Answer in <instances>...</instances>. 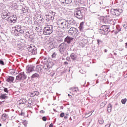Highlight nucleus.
<instances>
[{
  "label": "nucleus",
  "mask_w": 127,
  "mask_h": 127,
  "mask_svg": "<svg viewBox=\"0 0 127 127\" xmlns=\"http://www.w3.org/2000/svg\"><path fill=\"white\" fill-rule=\"evenodd\" d=\"M99 83V80L96 81V84H98Z\"/></svg>",
  "instance_id": "obj_64"
},
{
  "label": "nucleus",
  "mask_w": 127,
  "mask_h": 127,
  "mask_svg": "<svg viewBox=\"0 0 127 127\" xmlns=\"http://www.w3.org/2000/svg\"><path fill=\"white\" fill-rule=\"evenodd\" d=\"M50 68H52V64L51 62H49L44 64L43 68H41V66H37L36 71L39 72V73H42L43 70H44V72H47Z\"/></svg>",
  "instance_id": "obj_3"
},
{
  "label": "nucleus",
  "mask_w": 127,
  "mask_h": 127,
  "mask_svg": "<svg viewBox=\"0 0 127 127\" xmlns=\"http://www.w3.org/2000/svg\"><path fill=\"white\" fill-rule=\"evenodd\" d=\"M27 11H28V9L27 7H25L22 8V12L23 13H25L26 12H27Z\"/></svg>",
  "instance_id": "obj_33"
},
{
  "label": "nucleus",
  "mask_w": 127,
  "mask_h": 127,
  "mask_svg": "<svg viewBox=\"0 0 127 127\" xmlns=\"http://www.w3.org/2000/svg\"><path fill=\"white\" fill-rule=\"evenodd\" d=\"M21 116H24V113H21Z\"/></svg>",
  "instance_id": "obj_58"
},
{
  "label": "nucleus",
  "mask_w": 127,
  "mask_h": 127,
  "mask_svg": "<svg viewBox=\"0 0 127 127\" xmlns=\"http://www.w3.org/2000/svg\"><path fill=\"white\" fill-rule=\"evenodd\" d=\"M57 24L59 25V27L62 29H69L71 27V26L67 25V21L64 19H59Z\"/></svg>",
  "instance_id": "obj_4"
},
{
  "label": "nucleus",
  "mask_w": 127,
  "mask_h": 127,
  "mask_svg": "<svg viewBox=\"0 0 127 127\" xmlns=\"http://www.w3.org/2000/svg\"><path fill=\"white\" fill-rule=\"evenodd\" d=\"M50 76H51V77H53V76H54V75H55V71H53L51 72H50Z\"/></svg>",
  "instance_id": "obj_39"
},
{
  "label": "nucleus",
  "mask_w": 127,
  "mask_h": 127,
  "mask_svg": "<svg viewBox=\"0 0 127 127\" xmlns=\"http://www.w3.org/2000/svg\"><path fill=\"white\" fill-rule=\"evenodd\" d=\"M24 33V26L17 25L12 28L11 34L15 36H19Z\"/></svg>",
  "instance_id": "obj_2"
},
{
  "label": "nucleus",
  "mask_w": 127,
  "mask_h": 127,
  "mask_svg": "<svg viewBox=\"0 0 127 127\" xmlns=\"http://www.w3.org/2000/svg\"><path fill=\"white\" fill-rule=\"evenodd\" d=\"M39 74H38L37 73H34L31 76V79H34L35 78H39Z\"/></svg>",
  "instance_id": "obj_28"
},
{
  "label": "nucleus",
  "mask_w": 127,
  "mask_h": 127,
  "mask_svg": "<svg viewBox=\"0 0 127 127\" xmlns=\"http://www.w3.org/2000/svg\"><path fill=\"white\" fill-rule=\"evenodd\" d=\"M7 98V94H0V99L5 100Z\"/></svg>",
  "instance_id": "obj_20"
},
{
  "label": "nucleus",
  "mask_w": 127,
  "mask_h": 127,
  "mask_svg": "<svg viewBox=\"0 0 127 127\" xmlns=\"http://www.w3.org/2000/svg\"><path fill=\"white\" fill-rule=\"evenodd\" d=\"M4 112H5V113H6V112L8 113V112H9V109L5 110Z\"/></svg>",
  "instance_id": "obj_52"
},
{
  "label": "nucleus",
  "mask_w": 127,
  "mask_h": 127,
  "mask_svg": "<svg viewBox=\"0 0 127 127\" xmlns=\"http://www.w3.org/2000/svg\"><path fill=\"white\" fill-rule=\"evenodd\" d=\"M109 31H111V30H110V28L108 25H102L100 27V29L99 30V33L100 34H108Z\"/></svg>",
  "instance_id": "obj_8"
},
{
  "label": "nucleus",
  "mask_w": 127,
  "mask_h": 127,
  "mask_svg": "<svg viewBox=\"0 0 127 127\" xmlns=\"http://www.w3.org/2000/svg\"><path fill=\"white\" fill-rule=\"evenodd\" d=\"M27 50L32 55H36L37 54V49L34 45H28Z\"/></svg>",
  "instance_id": "obj_9"
},
{
  "label": "nucleus",
  "mask_w": 127,
  "mask_h": 127,
  "mask_svg": "<svg viewBox=\"0 0 127 127\" xmlns=\"http://www.w3.org/2000/svg\"><path fill=\"white\" fill-rule=\"evenodd\" d=\"M80 73H81V74H84V73H85V71H83V70H79Z\"/></svg>",
  "instance_id": "obj_49"
},
{
  "label": "nucleus",
  "mask_w": 127,
  "mask_h": 127,
  "mask_svg": "<svg viewBox=\"0 0 127 127\" xmlns=\"http://www.w3.org/2000/svg\"><path fill=\"white\" fill-rule=\"evenodd\" d=\"M49 127H53V124H51L49 126Z\"/></svg>",
  "instance_id": "obj_56"
},
{
  "label": "nucleus",
  "mask_w": 127,
  "mask_h": 127,
  "mask_svg": "<svg viewBox=\"0 0 127 127\" xmlns=\"http://www.w3.org/2000/svg\"><path fill=\"white\" fill-rule=\"evenodd\" d=\"M85 12H86L85 9L75 10L74 12V16H75L76 18L81 19V18H83V15L85 14Z\"/></svg>",
  "instance_id": "obj_7"
},
{
  "label": "nucleus",
  "mask_w": 127,
  "mask_h": 127,
  "mask_svg": "<svg viewBox=\"0 0 127 127\" xmlns=\"http://www.w3.org/2000/svg\"><path fill=\"white\" fill-rule=\"evenodd\" d=\"M64 107L63 106H61V109H62V110H63V109H64Z\"/></svg>",
  "instance_id": "obj_62"
},
{
  "label": "nucleus",
  "mask_w": 127,
  "mask_h": 127,
  "mask_svg": "<svg viewBox=\"0 0 127 127\" xmlns=\"http://www.w3.org/2000/svg\"><path fill=\"white\" fill-rule=\"evenodd\" d=\"M64 119H68V116H65L64 117Z\"/></svg>",
  "instance_id": "obj_60"
},
{
  "label": "nucleus",
  "mask_w": 127,
  "mask_h": 127,
  "mask_svg": "<svg viewBox=\"0 0 127 127\" xmlns=\"http://www.w3.org/2000/svg\"><path fill=\"white\" fill-rule=\"evenodd\" d=\"M67 24L71 26V25H75L76 24V21L74 20V19L72 18H67V20H66Z\"/></svg>",
  "instance_id": "obj_13"
},
{
  "label": "nucleus",
  "mask_w": 127,
  "mask_h": 127,
  "mask_svg": "<svg viewBox=\"0 0 127 127\" xmlns=\"http://www.w3.org/2000/svg\"><path fill=\"white\" fill-rule=\"evenodd\" d=\"M50 15H52L54 18V16H55V14H56V13L55 12L51 11L49 13Z\"/></svg>",
  "instance_id": "obj_36"
},
{
  "label": "nucleus",
  "mask_w": 127,
  "mask_h": 127,
  "mask_svg": "<svg viewBox=\"0 0 127 127\" xmlns=\"http://www.w3.org/2000/svg\"><path fill=\"white\" fill-rule=\"evenodd\" d=\"M9 13H8L7 11L2 12L1 14L2 19H4L7 17V18L6 19V20L7 21L8 23H9L10 24H14V23H16V21H17V17H16V15H15L9 16Z\"/></svg>",
  "instance_id": "obj_1"
},
{
  "label": "nucleus",
  "mask_w": 127,
  "mask_h": 127,
  "mask_svg": "<svg viewBox=\"0 0 127 127\" xmlns=\"http://www.w3.org/2000/svg\"><path fill=\"white\" fill-rule=\"evenodd\" d=\"M64 65H68V62H64Z\"/></svg>",
  "instance_id": "obj_54"
},
{
  "label": "nucleus",
  "mask_w": 127,
  "mask_h": 127,
  "mask_svg": "<svg viewBox=\"0 0 127 127\" xmlns=\"http://www.w3.org/2000/svg\"><path fill=\"white\" fill-rule=\"evenodd\" d=\"M43 59H44L45 62H46V60H47V58H43Z\"/></svg>",
  "instance_id": "obj_55"
},
{
  "label": "nucleus",
  "mask_w": 127,
  "mask_h": 127,
  "mask_svg": "<svg viewBox=\"0 0 127 127\" xmlns=\"http://www.w3.org/2000/svg\"><path fill=\"white\" fill-rule=\"evenodd\" d=\"M59 51L61 54H63V56H66V52L67 51V44L65 43H63L59 46Z\"/></svg>",
  "instance_id": "obj_5"
},
{
  "label": "nucleus",
  "mask_w": 127,
  "mask_h": 127,
  "mask_svg": "<svg viewBox=\"0 0 127 127\" xmlns=\"http://www.w3.org/2000/svg\"><path fill=\"white\" fill-rule=\"evenodd\" d=\"M70 59H70V57H67V58H66V60L67 61H70Z\"/></svg>",
  "instance_id": "obj_51"
},
{
  "label": "nucleus",
  "mask_w": 127,
  "mask_h": 127,
  "mask_svg": "<svg viewBox=\"0 0 127 127\" xmlns=\"http://www.w3.org/2000/svg\"><path fill=\"white\" fill-rule=\"evenodd\" d=\"M64 116H65V114L64 113H62L60 114L61 118H64Z\"/></svg>",
  "instance_id": "obj_46"
},
{
  "label": "nucleus",
  "mask_w": 127,
  "mask_h": 127,
  "mask_svg": "<svg viewBox=\"0 0 127 127\" xmlns=\"http://www.w3.org/2000/svg\"><path fill=\"white\" fill-rule=\"evenodd\" d=\"M35 30L37 32H42V27L39 25H37L35 27Z\"/></svg>",
  "instance_id": "obj_21"
},
{
  "label": "nucleus",
  "mask_w": 127,
  "mask_h": 127,
  "mask_svg": "<svg viewBox=\"0 0 127 127\" xmlns=\"http://www.w3.org/2000/svg\"><path fill=\"white\" fill-rule=\"evenodd\" d=\"M104 52H105V53L108 52V50H107V49L104 50Z\"/></svg>",
  "instance_id": "obj_59"
},
{
  "label": "nucleus",
  "mask_w": 127,
  "mask_h": 127,
  "mask_svg": "<svg viewBox=\"0 0 127 127\" xmlns=\"http://www.w3.org/2000/svg\"><path fill=\"white\" fill-rule=\"evenodd\" d=\"M47 18L48 21H49V20H54V17L50 14L47 15Z\"/></svg>",
  "instance_id": "obj_27"
},
{
  "label": "nucleus",
  "mask_w": 127,
  "mask_h": 127,
  "mask_svg": "<svg viewBox=\"0 0 127 127\" xmlns=\"http://www.w3.org/2000/svg\"><path fill=\"white\" fill-rule=\"evenodd\" d=\"M42 120L44 122H46V121H47V118H46V117L45 116H44L43 118H42Z\"/></svg>",
  "instance_id": "obj_45"
},
{
  "label": "nucleus",
  "mask_w": 127,
  "mask_h": 127,
  "mask_svg": "<svg viewBox=\"0 0 127 127\" xmlns=\"http://www.w3.org/2000/svg\"><path fill=\"white\" fill-rule=\"evenodd\" d=\"M103 21L105 23H110L111 22V16L107 15L103 18Z\"/></svg>",
  "instance_id": "obj_15"
},
{
  "label": "nucleus",
  "mask_w": 127,
  "mask_h": 127,
  "mask_svg": "<svg viewBox=\"0 0 127 127\" xmlns=\"http://www.w3.org/2000/svg\"><path fill=\"white\" fill-rule=\"evenodd\" d=\"M3 92L6 93V94H8V89L6 88L3 87Z\"/></svg>",
  "instance_id": "obj_38"
},
{
  "label": "nucleus",
  "mask_w": 127,
  "mask_h": 127,
  "mask_svg": "<svg viewBox=\"0 0 127 127\" xmlns=\"http://www.w3.org/2000/svg\"><path fill=\"white\" fill-rule=\"evenodd\" d=\"M73 39H74V38L67 36L65 38H64V42L66 43L67 44H70L71 43V41H72Z\"/></svg>",
  "instance_id": "obj_16"
},
{
  "label": "nucleus",
  "mask_w": 127,
  "mask_h": 127,
  "mask_svg": "<svg viewBox=\"0 0 127 127\" xmlns=\"http://www.w3.org/2000/svg\"><path fill=\"white\" fill-rule=\"evenodd\" d=\"M0 32L1 33H4V30H3V28L0 25Z\"/></svg>",
  "instance_id": "obj_37"
},
{
  "label": "nucleus",
  "mask_w": 127,
  "mask_h": 127,
  "mask_svg": "<svg viewBox=\"0 0 127 127\" xmlns=\"http://www.w3.org/2000/svg\"><path fill=\"white\" fill-rule=\"evenodd\" d=\"M114 55H115V56H117V53H114Z\"/></svg>",
  "instance_id": "obj_63"
},
{
  "label": "nucleus",
  "mask_w": 127,
  "mask_h": 127,
  "mask_svg": "<svg viewBox=\"0 0 127 127\" xmlns=\"http://www.w3.org/2000/svg\"><path fill=\"white\" fill-rule=\"evenodd\" d=\"M25 103H26V99H22L19 100L20 105H21V104H25Z\"/></svg>",
  "instance_id": "obj_30"
},
{
  "label": "nucleus",
  "mask_w": 127,
  "mask_h": 127,
  "mask_svg": "<svg viewBox=\"0 0 127 127\" xmlns=\"http://www.w3.org/2000/svg\"><path fill=\"white\" fill-rule=\"evenodd\" d=\"M44 35H50L53 32V26L49 25L44 28Z\"/></svg>",
  "instance_id": "obj_6"
},
{
  "label": "nucleus",
  "mask_w": 127,
  "mask_h": 127,
  "mask_svg": "<svg viewBox=\"0 0 127 127\" xmlns=\"http://www.w3.org/2000/svg\"><path fill=\"white\" fill-rule=\"evenodd\" d=\"M78 28L80 31H83L84 29V22H82L80 23Z\"/></svg>",
  "instance_id": "obj_25"
},
{
  "label": "nucleus",
  "mask_w": 127,
  "mask_h": 127,
  "mask_svg": "<svg viewBox=\"0 0 127 127\" xmlns=\"http://www.w3.org/2000/svg\"><path fill=\"white\" fill-rule=\"evenodd\" d=\"M27 76L24 73V72H20L17 76L16 77V80L17 81H19V82H21V81H23V80H25L26 79Z\"/></svg>",
  "instance_id": "obj_11"
},
{
  "label": "nucleus",
  "mask_w": 127,
  "mask_h": 127,
  "mask_svg": "<svg viewBox=\"0 0 127 127\" xmlns=\"http://www.w3.org/2000/svg\"><path fill=\"white\" fill-rule=\"evenodd\" d=\"M70 90L72 91V92H76L77 94H79V88L76 87H72L70 88Z\"/></svg>",
  "instance_id": "obj_22"
},
{
  "label": "nucleus",
  "mask_w": 127,
  "mask_h": 127,
  "mask_svg": "<svg viewBox=\"0 0 127 127\" xmlns=\"http://www.w3.org/2000/svg\"><path fill=\"white\" fill-rule=\"evenodd\" d=\"M125 44H126L125 47L126 48H127V42Z\"/></svg>",
  "instance_id": "obj_61"
},
{
  "label": "nucleus",
  "mask_w": 127,
  "mask_h": 127,
  "mask_svg": "<svg viewBox=\"0 0 127 127\" xmlns=\"http://www.w3.org/2000/svg\"><path fill=\"white\" fill-rule=\"evenodd\" d=\"M123 11L122 9H111V12L113 15H116V16H119L121 12Z\"/></svg>",
  "instance_id": "obj_12"
},
{
  "label": "nucleus",
  "mask_w": 127,
  "mask_h": 127,
  "mask_svg": "<svg viewBox=\"0 0 127 127\" xmlns=\"http://www.w3.org/2000/svg\"><path fill=\"white\" fill-rule=\"evenodd\" d=\"M98 123L100 125H103L104 124V119L102 118L98 119Z\"/></svg>",
  "instance_id": "obj_31"
},
{
  "label": "nucleus",
  "mask_w": 127,
  "mask_h": 127,
  "mask_svg": "<svg viewBox=\"0 0 127 127\" xmlns=\"http://www.w3.org/2000/svg\"><path fill=\"white\" fill-rule=\"evenodd\" d=\"M23 125H24V126H25V127H27V122L26 121H24L23 122Z\"/></svg>",
  "instance_id": "obj_43"
},
{
  "label": "nucleus",
  "mask_w": 127,
  "mask_h": 127,
  "mask_svg": "<svg viewBox=\"0 0 127 127\" xmlns=\"http://www.w3.org/2000/svg\"><path fill=\"white\" fill-rule=\"evenodd\" d=\"M35 66L34 65H28L26 67V72L28 74H30L33 71H34Z\"/></svg>",
  "instance_id": "obj_14"
},
{
  "label": "nucleus",
  "mask_w": 127,
  "mask_h": 127,
  "mask_svg": "<svg viewBox=\"0 0 127 127\" xmlns=\"http://www.w3.org/2000/svg\"><path fill=\"white\" fill-rule=\"evenodd\" d=\"M57 41H58V42H63V39L62 38H59L57 39Z\"/></svg>",
  "instance_id": "obj_41"
},
{
  "label": "nucleus",
  "mask_w": 127,
  "mask_h": 127,
  "mask_svg": "<svg viewBox=\"0 0 127 127\" xmlns=\"http://www.w3.org/2000/svg\"><path fill=\"white\" fill-rule=\"evenodd\" d=\"M64 1L66 4H69V3H72V0H64Z\"/></svg>",
  "instance_id": "obj_35"
},
{
  "label": "nucleus",
  "mask_w": 127,
  "mask_h": 127,
  "mask_svg": "<svg viewBox=\"0 0 127 127\" xmlns=\"http://www.w3.org/2000/svg\"><path fill=\"white\" fill-rule=\"evenodd\" d=\"M127 98H125L121 100V102L123 104V105H125L126 103H127Z\"/></svg>",
  "instance_id": "obj_34"
},
{
  "label": "nucleus",
  "mask_w": 127,
  "mask_h": 127,
  "mask_svg": "<svg viewBox=\"0 0 127 127\" xmlns=\"http://www.w3.org/2000/svg\"><path fill=\"white\" fill-rule=\"evenodd\" d=\"M36 20H37V22L38 21V23L39 22L40 23V22L42 21V19H43V18H42L41 17V15H40V16H38L37 18H36Z\"/></svg>",
  "instance_id": "obj_29"
},
{
  "label": "nucleus",
  "mask_w": 127,
  "mask_h": 127,
  "mask_svg": "<svg viewBox=\"0 0 127 127\" xmlns=\"http://www.w3.org/2000/svg\"><path fill=\"white\" fill-rule=\"evenodd\" d=\"M78 32H79V30H77V28L75 27H71L68 30V34L69 35H71L73 37L78 34Z\"/></svg>",
  "instance_id": "obj_10"
},
{
  "label": "nucleus",
  "mask_w": 127,
  "mask_h": 127,
  "mask_svg": "<svg viewBox=\"0 0 127 127\" xmlns=\"http://www.w3.org/2000/svg\"><path fill=\"white\" fill-rule=\"evenodd\" d=\"M116 29L118 30L117 32H120V31L122 30V28H121V26H120V25H117L116 26Z\"/></svg>",
  "instance_id": "obj_32"
},
{
  "label": "nucleus",
  "mask_w": 127,
  "mask_h": 127,
  "mask_svg": "<svg viewBox=\"0 0 127 127\" xmlns=\"http://www.w3.org/2000/svg\"><path fill=\"white\" fill-rule=\"evenodd\" d=\"M102 43V41L100 40H97V44L98 45H100V43Z\"/></svg>",
  "instance_id": "obj_47"
},
{
  "label": "nucleus",
  "mask_w": 127,
  "mask_h": 127,
  "mask_svg": "<svg viewBox=\"0 0 127 127\" xmlns=\"http://www.w3.org/2000/svg\"><path fill=\"white\" fill-rule=\"evenodd\" d=\"M40 114H44V113H45V111H44V110H41L40 111Z\"/></svg>",
  "instance_id": "obj_50"
},
{
  "label": "nucleus",
  "mask_w": 127,
  "mask_h": 127,
  "mask_svg": "<svg viewBox=\"0 0 127 127\" xmlns=\"http://www.w3.org/2000/svg\"><path fill=\"white\" fill-rule=\"evenodd\" d=\"M53 46L54 48H55V47H56V45H54V43H53Z\"/></svg>",
  "instance_id": "obj_57"
},
{
  "label": "nucleus",
  "mask_w": 127,
  "mask_h": 127,
  "mask_svg": "<svg viewBox=\"0 0 127 127\" xmlns=\"http://www.w3.org/2000/svg\"><path fill=\"white\" fill-rule=\"evenodd\" d=\"M28 105L27 106V107H31V106H33L34 105L32 99H29L28 100Z\"/></svg>",
  "instance_id": "obj_24"
},
{
  "label": "nucleus",
  "mask_w": 127,
  "mask_h": 127,
  "mask_svg": "<svg viewBox=\"0 0 127 127\" xmlns=\"http://www.w3.org/2000/svg\"><path fill=\"white\" fill-rule=\"evenodd\" d=\"M57 55V54H56V53H54L52 55V57L53 58H56V56Z\"/></svg>",
  "instance_id": "obj_40"
},
{
  "label": "nucleus",
  "mask_w": 127,
  "mask_h": 127,
  "mask_svg": "<svg viewBox=\"0 0 127 127\" xmlns=\"http://www.w3.org/2000/svg\"><path fill=\"white\" fill-rule=\"evenodd\" d=\"M19 49L20 50H23V47H22V46H19Z\"/></svg>",
  "instance_id": "obj_48"
},
{
  "label": "nucleus",
  "mask_w": 127,
  "mask_h": 127,
  "mask_svg": "<svg viewBox=\"0 0 127 127\" xmlns=\"http://www.w3.org/2000/svg\"><path fill=\"white\" fill-rule=\"evenodd\" d=\"M39 95V92L36 90L35 91H33L31 93V97H34V96H38Z\"/></svg>",
  "instance_id": "obj_23"
},
{
  "label": "nucleus",
  "mask_w": 127,
  "mask_h": 127,
  "mask_svg": "<svg viewBox=\"0 0 127 127\" xmlns=\"http://www.w3.org/2000/svg\"><path fill=\"white\" fill-rule=\"evenodd\" d=\"M6 81L7 83L11 84V83H13V81H14V77L8 76L6 78Z\"/></svg>",
  "instance_id": "obj_17"
},
{
  "label": "nucleus",
  "mask_w": 127,
  "mask_h": 127,
  "mask_svg": "<svg viewBox=\"0 0 127 127\" xmlns=\"http://www.w3.org/2000/svg\"><path fill=\"white\" fill-rule=\"evenodd\" d=\"M79 45H80V46H81V47H84L85 43H84L83 42H81L79 43Z\"/></svg>",
  "instance_id": "obj_42"
},
{
  "label": "nucleus",
  "mask_w": 127,
  "mask_h": 127,
  "mask_svg": "<svg viewBox=\"0 0 127 127\" xmlns=\"http://www.w3.org/2000/svg\"><path fill=\"white\" fill-rule=\"evenodd\" d=\"M0 65H4V62H3V61L0 60Z\"/></svg>",
  "instance_id": "obj_44"
},
{
  "label": "nucleus",
  "mask_w": 127,
  "mask_h": 127,
  "mask_svg": "<svg viewBox=\"0 0 127 127\" xmlns=\"http://www.w3.org/2000/svg\"><path fill=\"white\" fill-rule=\"evenodd\" d=\"M70 58L72 60H77L78 59V55L76 53H72L70 55Z\"/></svg>",
  "instance_id": "obj_18"
},
{
  "label": "nucleus",
  "mask_w": 127,
  "mask_h": 127,
  "mask_svg": "<svg viewBox=\"0 0 127 127\" xmlns=\"http://www.w3.org/2000/svg\"><path fill=\"white\" fill-rule=\"evenodd\" d=\"M8 118V115H7L6 114L4 113L1 116V119L3 122H5L6 121V119Z\"/></svg>",
  "instance_id": "obj_19"
},
{
  "label": "nucleus",
  "mask_w": 127,
  "mask_h": 127,
  "mask_svg": "<svg viewBox=\"0 0 127 127\" xmlns=\"http://www.w3.org/2000/svg\"><path fill=\"white\" fill-rule=\"evenodd\" d=\"M29 38H30L31 39H32V36L31 35H29Z\"/></svg>",
  "instance_id": "obj_53"
},
{
  "label": "nucleus",
  "mask_w": 127,
  "mask_h": 127,
  "mask_svg": "<svg viewBox=\"0 0 127 127\" xmlns=\"http://www.w3.org/2000/svg\"><path fill=\"white\" fill-rule=\"evenodd\" d=\"M112 109H113V105L111 104V103H109L108 105V108H107V111L108 113H111L112 112Z\"/></svg>",
  "instance_id": "obj_26"
}]
</instances>
